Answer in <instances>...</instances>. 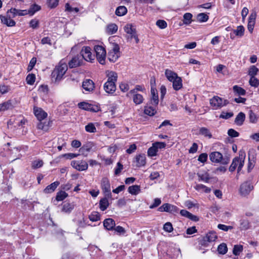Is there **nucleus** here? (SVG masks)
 Returning <instances> with one entry per match:
<instances>
[{
  "label": "nucleus",
  "mask_w": 259,
  "mask_h": 259,
  "mask_svg": "<svg viewBox=\"0 0 259 259\" xmlns=\"http://www.w3.org/2000/svg\"><path fill=\"white\" fill-rule=\"evenodd\" d=\"M209 159L212 162L221 163L223 164H227L229 159L228 158H223L222 154L219 152H212L209 154Z\"/></svg>",
  "instance_id": "6"
},
{
  "label": "nucleus",
  "mask_w": 259,
  "mask_h": 259,
  "mask_svg": "<svg viewBox=\"0 0 259 259\" xmlns=\"http://www.w3.org/2000/svg\"><path fill=\"white\" fill-rule=\"evenodd\" d=\"M199 134L203 135L206 137H208V138H211L212 137V135L209 130L204 127H201L199 129Z\"/></svg>",
  "instance_id": "36"
},
{
  "label": "nucleus",
  "mask_w": 259,
  "mask_h": 259,
  "mask_svg": "<svg viewBox=\"0 0 259 259\" xmlns=\"http://www.w3.org/2000/svg\"><path fill=\"white\" fill-rule=\"evenodd\" d=\"M94 49L98 61L102 65L105 64L106 57V51L105 49L102 46L99 45L95 46Z\"/></svg>",
  "instance_id": "5"
},
{
  "label": "nucleus",
  "mask_w": 259,
  "mask_h": 259,
  "mask_svg": "<svg viewBox=\"0 0 259 259\" xmlns=\"http://www.w3.org/2000/svg\"><path fill=\"white\" fill-rule=\"evenodd\" d=\"M248 114L250 122L256 123L258 121V117L256 115L252 110L249 111Z\"/></svg>",
  "instance_id": "47"
},
{
  "label": "nucleus",
  "mask_w": 259,
  "mask_h": 259,
  "mask_svg": "<svg viewBox=\"0 0 259 259\" xmlns=\"http://www.w3.org/2000/svg\"><path fill=\"white\" fill-rule=\"evenodd\" d=\"M258 72V69L254 65L251 66L248 70V75L250 77H254Z\"/></svg>",
  "instance_id": "51"
},
{
  "label": "nucleus",
  "mask_w": 259,
  "mask_h": 259,
  "mask_svg": "<svg viewBox=\"0 0 259 259\" xmlns=\"http://www.w3.org/2000/svg\"><path fill=\"white\" fill-rule=\"evenodd\" d=\"M194 188L198 191L204 192L206 193H209L211 190L210 188L202 184H197Z\"/></svg>",
  "instance_id": "37"
},
{
  "label": "nucleus",
  "mask_w": 259,
  "mask_h": 259,
  "mask_svg": "<svg viewBox=\"0 0 259 259\" xmlns=\"http://www.w3.org/2000/svg\"><path fill=\"white\" fill-rule=\"evenodd\" d=\"M198 176L199 178V181H202L205 183L208 182L210 179L209 174L207 172L203 174H198Z\"/></svg>",
  "instance_id": "52"
},
{
  "label": "nucleus",
  "mask_w": 259,
  "mask_h": 259,
  "mask_svg": "<svg viewBox=\"0 0 259 259\" xmlns=\"http://www.w3.org/2000/svg\"><path fill=\"white\" fill-rule=\"evenodd\" d=\"M12 103L10 100L0 104V112L6 111L10 109Z\"/></svg>",
  "instance_id": "43"
},
{
  "label": "nucleus",
  "mask_w": 259,
  "mask_h": 259,
  "mask_svg": "<svg viewBox=\"0 0 259 259\" xmlns=\"http://www.w3.org/2000/svg\"><path fill=\"white\" fill-rule=\"evenodd\" d=\"M36 58L33 57L31 59V60L29 62V64L28 66V67H27V71L28 72L30 71L33 69V68L34 67V66H35V65L36 64Z\"/></svg>",
  "instance_id": "61"
},
{
  "label": "nucleus",
  "mask_w": 259,
  "mask_h": 259,
  "mask_svg": "<svg viewBox=\"0 0 259 259\" xmlns=\"http://www.w3.org/2000/svg\"><path fill=\"white\" fill-rule=\"evenodd\" d=\"M238 159L237 158V157H235L233 160V161L229 167V170L230 171H234L235 170V169H236V167L238 166Z\"/></svg>",
  "instance_id": "57"
},
{
  "label": "nucleus",
  "mask_w": 259,
  "mask_h": 259,
  "mask_svg": "<svg viewBox=\"0 0 259 259\" xmlns=\"http://www.w3.org/2000/svg\"><path fill=\"white\" fill-rule=\"evenodd\" d=\"M74 208V205L70 203H66L63 204L62 211L66 213H70Z\"/></svg>",
  "instance_id": "40"
},
{
  "label": "nucleus",
  "mask_w": 259,
  "mask_h": 259,
  "mask_svg": "<svg viewBox=\"0 0 259 259\" xmlns=\"http://www.w3.org/2000/svg\"><path fill=\"white\" fill-rule=\"evenodd\" d=\"M89 219L92 222H97L101 219L99 213L97 211H93L89 215Z\"/></svg>",
  "instance_id": "39"
},
{
  "label": "nucleus",
  "mask_w": 259,
  "mask_h": 259,
  "mask_svg": "<svg viewBox=\"0 0 259 259\" xmlns=\"http://www.w3.org/2000/svg\"><path fill=\"white\" fill-rule=\"evenodd\" d=\"M151 94L152 97L150 100V104L157 106L159 102L157 90L153 86L151 88Z\"/></svg>",
  "instance_id": "18"
},
{
  "label": "nucleus",
  "mask_w": 259,
  "mask_h": 259,
  "mask_svg": "<svg viewBox=\"0 0 259 259\" xmlns=\"http://www.w3.org/2000/svg\"><path fill=\"white\" fill-rule=\"evenodd\" d=\"M107 81L104 83V89L107 93L113 94L116 91L115 82L117 79V74L113 71L110 72L108 75Z\"/></svg>",
  "instance_id": "1"
},
{
  "label": "nucleus",
  "mask_w": 259,
  "mask_h": 259,
  "mask_svg": "<svg viewBox=\"0 0 259 259\" xmlns=\"http://www.w3.org/2000/svg\"><path fill=\"white\" fill-rule=\"evenodd\" d=\"M101 188L105 195L108 198L111 197V187L109 180L107 178H103L101 181Z\"/></svg>",
  "instance_id": "10"
},
{
  "label": "nucleus",
  "mask_w": 259,
  "mask_h": 259,
  "mask_svg": "<svg viewBox=\"0 0 259 259\" xmlns=\"http://www.w3.org/2000/svg\"><path fill=\"white\" fill-rule=\"evenodd\" d=\"M158 210L160 212L165 211L174 213L178 212L179 208L176 206L169 203H164L159 207Z\"/></svg>",
  "instance_id": "12"
},
{
  "label": "nucleus",
  "mask_w": 259,
  "mask_h": 259,
  "mask_svg": "<svg viewBox=\"0 0 259 259\" xmlns=\"http://www.w3.org/2000/svg\"><path fill=\"white\" fill-rule=\"evenodd\" d=\"M68 196V194L65 191H60L57 193L56 199L58 201H62Z\"/></svg>",
  "instance_id": "44"
},
{
  "label": "nucleus",
  "mask_w": 259,
  "mask_h": 259,
  "mask_svg": "<svg viewBox=\"0 0 259 259\" xmlns=\"http://www.w3.org/2000/svg\"><path fill=\"white\" fill-rule=\"evenodd\" d=\"M78 106L79 108L87 111H89V110L91 109L90 108V107H91V104L86 102L79 103L78 104Z\"/></svg>",
  "instance_id": "55"
},
{
  "label": "nucleus",
  "mask_w": 259,
  "mask_h": 259,
  "mask_svg": "<svg viewBox=\"0 0 259 259\" xmlns=\"http://www.w3.org/2000/svg\"><path fill=\"white\" fill-rule=\"evenodd\" d=\"M166 144L164 142H156L153 143L148 150V155L150 157L156 156L158 149L164 148Z\"/></svg>",
  "instance_id": "7"
},
{
  "label": "nucleus",
  "mask_w": 259,
  "mask_h": 259,
  "mask_svg": "<svg viewBox=\"0 0 259 259\" xmlns=\"http://www.w3.org/2000/svg\"><path fill=\"white\" fill-rule=\"evenodd\" d=\"M92 144L88 143L83 145L80 149L79 152L84 155L87 156L88 152H89L92 148Z\"/></svg>",
  "instance_id": "30"
},
{
  "label": "nucleus",
  "mask_w": 259,
  "mask_h": 259,
  "mask_svg": "<svg viewBox=\"0 0 259 259\" xmlns=\"http://www.w3.org/2000/svg\"><path fill=\"white\" fill-rule=\"evenodd\" d=\"M82 86L83 89L87 92L92 91L95 88L94 82L89 79H87L83 81Z\"/></svg>",
  "instance_id": "21"
},
{
  "label": "nucleus",
  "mask_w": 259,
  "mask_h": 259,
  "mask_svg": "<svg viewBox=\"0 0 259 259\" xmlns=\"http://www.w3.org/2000/svg\"><path fill=\"white\" fill-rule=\"evenodd\" d=\"M192 15L190 13H186L183 16V23L185 24L188 25L192 21Z\"/></svg>",
  "instance_id": "46"
},
{
  "label": "nucleus",
  "mask_w": 259,
  "mask_h": 259,
  "mask_svg": "<svg viewBox=\"0 0 259 259\" xmlns=\"http://www.w3.org/2000/svg\"><path fill=\"white\" fill-rule=\"evenodd\" d=\"M114 230L118 235H124L125 233L124 228L120 226L115 227Z\"/></svg>",
  "instance_id": "62"
},
{
  "label": "nucleus",
  "mask_w": 259,
  "mask_h": 259,
  "mask_svg": "<svg viewBox=\"0 0 259 259\" xmlns=\"http://www.w3.org/2000/svg\"><path fill=\"white\" fill-rule=\"evenodd\" d=\"M217 239V236L216 233L213 232H210L206 234V235L203 238L202 242L204 244H205L206 242H211L214 241Z\"/></svg>",
  "instance_id": "19"
},
{
  "label": "nucleus",
  "mask_w": 259,
  "mask_h": 259,
  "mask_svg": "<svg viewBox=\"0 0 259 259\" xmlns=\"http://www.w3.org/2000/svg\"><path fill=\"white\" fill-rule=\"evenodd\" d=\"M209 103L213 109L217 110L227 105L229 102L219 96H214L209 100Z\"/></svg>",
  "instance_id": "4"
},
{
  "label": "nucleus",
  "mask_w": 259,
  "mask_h": 259,
  "mask_svg": "<svg viewBox=\"0 0 259 259\" xmlns=\"http://www.w3.org/2000/svg\"><path fill=\"white\" fill-rule=\"evenodd\" d=\"M124 30L126 33L131 35V37L136 32V29L133 27L132 24H126L124 27Z\"/></svg>",
  "instance_id": "38"
},
{
  "label": "nucleus",
  "mask_w": 259,
  "mask_h": 259,
  "mask_svg": "<svg viewBox=\"0 0 259 259\" xmlns=\"http://www.w3.org/2000/svg\"><path fill=\"white\" fill-rule=\"evenodd\" d=\"M81 64V60L78 56H75L70 60L68 63L70 68H75L80 66Z\"/></svg>",
  "instance_id": "26"
},
{
  "label": "nucleus",
  "mask_w": 259,
  "mask_h": 259,
  "mask_svg": "<svg viewBox=\"0 0 259 259\" xmlns=\"http://www.w3.org/2000/svg\"><path fill=\"white\" fill-rule=\"evenodd\" d=\"M136 159L139 166H144L146 163V157L144 155H137Z\"/></svg>",
  "instance_id": "35"
},
{
  "label": "nucleus",
  "mask_w": 259,
  "mask_h": 259,
  "mask_svg": "<svg viewBox=\"0 0 259 259\" xmlns=\"http://www.w3.org/2000/svg\"><path fill=\"white\" fill-rule=\"evenodd\" d=\"M249 82L250 85L252 87H256L259 85V80L255 77H250Z\"/></svg>",
  "instance_id": "58"
},
{
  "label": "nucleus",
  "mask_w": 259,
  "mask_h": 259,
  "mask_svg": "<svg viewBox=\"0 0 259 259\" xmlns=\"http://www.w3.org/2000/svg\"><path fill=\"white\" fill-rule=\"evenodd\" d=\"M128 97H132L134 102L136 105H139L143 103L144 98L142 95L135 92V90H131L127 94Z\"/></svg>",
  "instance_id": "13"
},
{
  "label": "nucleus",
  "mask_w": 259,
  "mask_h": 259,
  "mask_svg": "<svg viewBox=\"0 0 259 259\" xmlns=\"http://www.w3.org/2000/svg\"><path fill=\"white\" fill-rule=\"evenodd\" d=\"M239 228L240 230H247L250 228V223L246 218H242L239 221Z\"/></svg>",
  "instance_id": "23"
},
{
  "label": "nucleus",
  "mask_w": 259,
  "mask_h": 259,
  "mask_svg": "<svg viewBox=\"0 0 259 259\" xmlns=\"http://www.w3.org/2000/svg\"><path fill=\"white\" fill-rule=\"evenodd\" d=\"M33 112L35 116L39 121L45 119L48 116L47 113L41 108L34 107L33 108Z\"/></svg>",
  "instance_id": "15"
},
{
  "label": "nucleus",
  "mask_w": 259,
  "mask_h": 259,
  "mask_svg": "<svg viewBox=\"0 0 259 259\" xmlns=\"http://www.w3.org/2000/svg\"><path fill=\"white\" fill-rule=\"evenodd\" d=\"M60 183L58 181H56L50 185H48L44 190L45 193L49 194L53 192L57 187L59 185Z\"/></svg>",
  "instance_id": "25"
},
{
  "label": "nucleus",
  "mask_w": 259,
  "mask_h": 259,
  "mask_svg": "<svg viewBox=\"0 0 259 259\" xmlns=\"http://www.w3.org/2000/svg\"><path fill=\"white\" fill-rule=\"evenodd\" d=\"M197 19L199 22H204L207 21L208 16L204 13H200L197 15Z\"/></svg>",
  "instance_id": "56"
},
{
  "label": "nucleus",
  "mask_w": 259,
  "mask_h": 259,
  "mask_svg": "<svg viewBox=\"0 0 259 259\" xmlns=\"http://www.w3.org/2000/svg\"><path fill=\"white\" fill-rule=\"evenodd\" d=\"M156 25L161 29H164L167 27V24L164 20H158L156 22Z\"/></svg>",
  "instance_id": "59"
},
{
  "label": "nucleus",
  "mask_w": 259,
  "mask_h": 259,
  "mask_svg": "<svg viewBox=\"0 0 259 259\" xmlns=\"http://www.w3.org/2000/svg\"><path fill=\"white\" fill-rule=\"evenodd\" d=\"M183 87L182 79L181 77L176 78V80L172 83V88L175 91H179Z\"/></svg>",
  "instance_id": "29"
},
{
  "label": "nucleus",
  "mask_w": 259,
  "mask_h": 259,
  "mask_svg": "<svg viewBox=\"0 0 259 259\" xmlns=\"http://www.w3.org/2000/svg\"><path fill=\"white\" fill-rule=\"evenodd\" d=\"M68 66L66 63L61 61L59 65L56 66L52 73L53 77H56V80H60L67 70Z\"/></svg>",
  "instance_id": "2"
},
{
  "label": "nucleus",
  "mask_w": 259,
  "mask_h": 259,
  "mask_svg": "<svg viewBox=\"0 0 259 259\" xmlns=\"http://www.w3.org/2000/svg\"><path fill=\"white\" fill-rule=\"evenodd\" d=\"M119 46L117 44H113L109 50L107 55L108 60L111 62H116L120 57Z\"/></svg>",
  "instance_id": "3"
},
{
  "label": "nucleus",
  "mask_w": 259,
  "mask_h": 259,
  "mask_svg": "<svg viewBox=\"0 0 259 259\" xmlns=\"http://www.w3.org/2000/svg\"><path fill=\"white\" fill-rule=\"evenodd\" d=\"M40 9V7L39 6L36 4H33L30 6L29 9L27 10V12H28V14L32 16Z\"/></svg>",
  "instance_id": "45"
},
{
  "label": "nucleus",
  "mask_w": 259,
  "mask_h": 259,
  "mask_svg": "<svg viewBox=\"0 0 259 259\" xmlns=\"http://www.w3.org/2000/svg\"><path fill=\"white\" fill-rule=\"evenodd\" d=\"M164 74H165V77H166L168 81L171 80V79L174 77H176L178 75L177 73H176L174 71H173L170 69H166L165 70Z\"/></svg>",
  "instance_id": "34"
},
{
  "label": "nucleus",
  "mask_w": 259,
  "mask_h": 259,
  "mask_svg": "<svg viewBox=\"0 0 259 259\" xmlns=\"http://www.w3.org/2000/svg\"><path fill=\"white\" fill-rule=\"evenodd\" d=\"M85 130L88 133H96L97 129L93 123H89L85 126Z\"/></svg>",
  "instance_id": "49"
},
{
  "label": "nucleus",
  "mask_w": 259,
  "mask_h": 259,
  "mask_svg": "<svg viewBox=\"0 0 259 259\" xmlns=\"http://www.w3.org/2000/svg\"><path fill=\"white\" fill-rule=\"evenodd\" d=\"M103 225L107 230H112L115 226V223L112 219L108 218L104 221Z\"/></svg>",
  "instance_id": "22"
},
{
  "label": "nucleus",
  "mask_w": 259,
  "mask_h": 259,
  "mask_svg": "<svg viewBox=\"0 0 259 259\" xmlns=\"http://www.w3.org/2000/svg\"><path fill=\"white\" fill-rule=\"evenodd\" d=\"M118 29L117 25L114 23L109 24L106 29L107 32L109 34H113L116 32Z\"/></svg>",
  "instance_id": "33"
},
{
  "label": "nucleus",
  "mask_w": 259,
  "mask_h": 259,
  "mask_svg": "<svg viewBox=\"0 0 259 259\" xmlns=\"http://www.w3.org/2000/svg\"><path fill=\"white\" fill-rule=\"evenodd\" d=\"M227 246L225 243H222L218 247V251L219 253L224 254L227 252Z\"/></svg>",
  "instance_id": "53"
},
{
  "label": "nucleus",
  "mask_w": 259,
  "mask_h": 259,
  "mask_svg": "<svg viewBox=\"0 0 259 259\" xmlns=\"http://www.w3.org/2000/svg\"><path fill=\"white\" fill-rule=\"evenodd\" d=\"M233 90L234 92L238 95L243 96L246 94V91L244 89L237 85H235L233 87Z\"/></svg>",
  "instance_id": "41"
},
{
  "label": "nucleus",
  "mask_w": 259,
  "mask_h": 259,
  "mask_svg": "<svg viewBox=\"0 0 259 259\" xmlns=\"http://www.w3.org/2000/svg\"><path fill=\"white\" fill-rule=\"evenodd\" d=\"M100 208L102 211L105 210L109 205V203L107 198L101 199L99 202Z\"/></svg>",
  "instance_id": "31"
},
{
  "label": "nucleus",
  "mask_w": 259,
  "mask_h": 259,
  "mask_svg": "<svg viewBox=\"0 0 259 259\" xmlns=\"http://www.w3.org/2000/svg\"><path fill=\"white\" fill-rule=\"evenodd\" d=\"M8 13L12 14V17L14 18L17 16H22L28 14L27 10H19L16 8H11L8 11Z\"/></svg>",
  "instance_id": "17"
},
{
  "label": "nucleus",
  "mask_w": 259,
  "mask_h": 259,
  "mask_svg": "<svg viewBox=\"0 0 259 259\" xmlns=\"http://www.w3.org/2000/svg\"><path fill=\"white\" fill-rule=\"evenodd\" d=\"M248 171H250V170L253 168L255 162V154L254 150H249L248 153Z\"/></svg>",
  "instance_id": "16"
},
{
  "label": "nucleus",
  "mask_w": 259,
  "mask_h": 259,
  "mask_svg": "<svg viewBox=\"0 0 259 259\" xmlns=\"http://www.w3.org/2000/svg\"><path fill=\"white\" fill-rule=\"evenodd\" d=\"M35 80V76L34 74H29L26 78L27 83L32 85L34 83Z\"/></svg>",
  "instance_id": "54"
},
{
  "label": "nucleus",
  "mask_w": 259,
  "mask_h": 259,
  "mask_svg": "<svg viewBox=\"0 0 259 259\" xmlns=\"http://www.w3.org/2000/svg\"><path fill=\"white\" fill-rule=\"evenodd\" d=\"M233 33L236 36L242 37L244 33V27L242 25L238 26L236 29L233 30Z\"/></svg>",
  "instance_id": "42"
},
{
  "label": "nucleus",
  "mask_w": 259,
  "mask_h": 259,
  "mask_svg": "<svg viewBox=\"0 0 259 259\" xmlns=\"http://www.w3.org/2000/svg\"><path fill=\"white\" fill-rule=\"evenodd\" d=\"M246 157V154L244 151H240L239 153V156L237 157L238 159V172L240 171L244 165V160Z\"/></svg>",
  "instance_id": "20"
},
{
  "label": "nucleus",
  "mask_w": 259,
  "mask_h": 259,
  "mask_svg": "<svg viewBox=\"0 0 259 259\" xmlns=\"http://www.w3.org/2000/svg\"><path fill=\"white\" fill-rule=\"evenodd\" d=\"M245 119V115L243 112H239L236 116L234 122L237 125L240 126L243 124Z\"/></svg>",
  "instance_id": "27"
},
{
  "label": "nucleus",
  "mask_w": 259,
  "mask_h": 259,
  "mask_svg": "<svg viewBox=\"0 0 259 259\" xmlns=\"http://www.w3.org/2000/svg\"><path fill=\"white\" fill-rule=\"evenodd\" d=\"M243 247L242 245H235L233 249V253L235 255H239L243 251Z\"/></svg>",
  "instance_id": "50"
},
{
  "label": "nucleus",
  "mask_w": 259,
  "mask_h": 259,
  "mask_svg": "<svg viewBox=\"0 0 259 259\" xmlns=\"http://www.w3.org/2000/svg\"><path fill=\"white\" fill-rule=\"evenodd\" d=\"M141 191L140 186L137 185L130 186L128 188V192L132 195H136Z\"/></svg>",
  "instance_id": "28"
},
{
  "label": "nucleus",
  "mask_w": 259,
  "mask_h": 259,
  "mask_svg": "<svg viewBox=\"0 0 259 259\" xmlns=\"http://www.w3.org/2000/svg\"><path fill=\"white\" fill-rule=\"evenodd\" d=\"M233 116L232 112H222L221 114L220 115V118L223 119H229Z\"/></svg>",
  "instance_id": "63"
},
{
  "label": "nucleus",
  "mask_w": 259,
  "mask_h": 259,
  "mask_svg": "<svg viewBox=\"0 0 259 259\" xmlns=\"http://www.w3.org/2000/svg\"><path fill=\"white\" fill-rule=\"evenodd\" d=\"M11 17H12V14L8 13L7 16L0 15L1 22L9 27L14 26L16 25V22L11 19Z\"/></svg>",
  "instance_id": "14"
},
{
  "label": "nucleus",
  "mask_w": 259,
  "mask_h": 259,
  "mask_svg": "<svg viewBox=\"0 0 259 259\" xmlns=\"http://www.w3.org/2000/svg\"><path fill=\"white\" fill-rule=\"evenodd\" d=\"M44 162L42 160L37 159L32 162L31 167L33 169H37L42 166Z\"/></svg>",
  "instance_id": "48"
},
{
  "label": "nucleus",
  "mask_w": 259,
  "mask_h": 259,
  "mask_svg": "<svg viewBox=\"0 0 259 259\" xmlns=\"http://www.w3.org/2000/svg\"><path fill=\"white\" fill-rule=\"evenodd\" d=\"M80 54L85 61L92 62L95 59L94 55H92L91 49L89 47H83L80 52Z\"/></svg>",
  "instance_id": "9"
},
{
  "label": "nucleus",
  "mask_w": 259,
  "mask_h": 259,
  "mask_svg": "<svg viewBox=\"0 0 259 259\" xmlns=\"http://www.w3.org/2000/svg\"><path fill=\"white\" fill-rule=\"evenodd\" d=\"M127 13V9L125 7L121 6L118 7L115 11V14L118 16H122Z\"/></svg>",
  "instance_id": "32"
},
{
  "label": "nucleus",
  "mask_w": 259,
  "mask_h": 259,
  "mask_svg": "<svg viewBox=\"0 0 259 259\" xmlns=\"http://www.w3.org/2000/svg\"><path fill=\"white\" fill-rule=\"evenodd\" d=\"M228 134L229 136L232 138L238 137L239 135L238 132L232 128H230L228 130Z\"/></svg>",
  "instance_id": "64"
},
{
  "label": "nucleus",
  "mask_w": 259,
  "mask_h": 259,
  "mask_svg": "<svg viewBox=\"0 0 259 259\" xmlns=\"http://www.w3.org/2000/svg\"><path fill=\"white\" fill-rule=\"evenodd\" d=\"M253 186L249 181H246L243 183L240 186V194L243 196L247 195L253 189Z\"/></svg>",
  "instance_id": "8"
},
{
  "label": "nucleus",
  "mask_w": 259,
  "mask_h": 259,
  "mask_svg": "<svg viewBox=\"0 0 259 259\" xmlns=\"http://www.w3.org/2000/svg\"><path fill=\"white\" fill-rule=\"evenodd\" d=\"M163 229L167 232H171L173 231L172 224L169 222L166 223L163 226Z\"/></svg>",
  "instance_id": "60"
},
{
  "label": "nucleus",
  "mask_w": 259,
  "mask_h": 259,
  "mask_svg": "<svg viewBox=\"0 0 259 259\" xmlns=\"http://www.w3.org/2000/svg\"><path fill=\"white\" fill-rule=\"evenodd\" d=\"M156 107L149 104L145 107L144 113L149 116H153L156 112Z\"/></svg>",
  "instance_id": "24"
},
{
  "label": "nucleus",
  "mask_w": 259,
  "mask_h": 259,
  "mask_svg": "<svg viewBox=\"0 0 259 259\" xmlns=\"http://www.w3.org/2000/svg\"><path fill=\"white\" fill-rule=\"evenodd\" d=\"M71 165L79 171L85 170L88 168V163L84 160H73L71 161Z\"/></svg>",
  "instance_id": "11"
}]
</instances>
